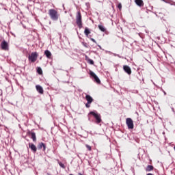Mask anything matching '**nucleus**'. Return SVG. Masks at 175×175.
Masks as SVG:
<instances>
[{
	"instance_id": "8",
	"label": "nucleus",
	"mask_w": 175,
	"mask_h": 175,
	"mask_svg": "<svg viewBox=\"0 0 175 175\" xmlns=\"http://www.w3.org/2000/svg\"><path fill=\"white\" fill-rule=\"evenodd\" d=\"M1 47L3 50L5 51L9 50V44H8V42L3 40L1 44Z\"/></svg>"
},
{
	"instance_id": "24",
	"label": "nucleus",
	"mask_w": 175,
	"mask_h": 175,
	"mask_svg": "<svg viewBox=\"0 0 175 175\" xmlns=\"http://www.w3.org/2000/svg\"><path fill=\"white\" fill-rule=\"evenodd\" d=\"M90 40H92V42H93V43H96V44L97 43L96 40H95V39L90 38Z\"/></svg>"
},
{
	"instance_id": "15",
	"label": "nucleus",
	"mask_w": 175,
	"mask_h": 175,
	"mask_svg": "<svg viewBox=\"0 0 175 175\" xmlns=\"http://www.w3.org/2000/svg\"><path fill=\"white\" fill-rule=\"evenodd\" d=\"M44 55H46V58H48L49 59H51V52H50V51L49 50H46L44 51Z\"/></svg>"
},
{
	"instance_id": "29",
	"label": "nucleus",
	"mask_w": 175,
	"mask_h": 175,
	"mask_svg": "<svg viewBox=\"0 0 175 175\" xmlns=\"http://www.w3.org/2000/svg\"><path fill=\"white\" fill-rule=\"evenodd\" d=\"M146 175H153L152 173H148Z\"/></svg>"
},
{
	"instance_id": "12",
	"label": "nucleus",
	"mask_w": 175,
	"mask_h": 175,
	"mask_svg": "<svg viewBox=\"0 0 175 175\" xmlns=\"http://www.w3.org/2000/svg\"><path fill=\"white\" fill-rule=\"evenodd\" d=\"M42 148H43L44 151L46 150V144L43 142L40 143L38 146V150H42Z\"/></svg>"
},
{
	"instance_id": "6",
	"label": "nucleus",
	"mask_w": 175,
	"mask_h": 175,
	"mask_svg": "<svg viewBox=\"0 0 175 175\" xmlns=\"http://www.w3.org/2000/svg\"><path fill=\"white\" fill-rule=\"evenodd\" d=\"M85 100H87V103L85 104V107L89 109V107H91V104L94 102V98H92L90 95L86 94L85 96Z\"/></svg>"
},
{
	"instance_id": "20",
	"label": "nucleus",
	"mask_w": 175,
	"mask_h": 175,
	"mask_svg": "<svg viewBox=\"0 0 175 175\" xmlns=\"http://www.w3.org/2000/svg\"><path fill=\"white\" fill-rule=\"evenodd\" d=\"M86 148H88V151H91L92 150V148L91 147V146L86 144L85 145Z\"/></svg>"
},
{
	"instance_id": "16",
	"label": "nucleus",
	"mask_w": 175,
	"mask_h": 175,
	"mask_svg": "<svg viewBox=\"0 0 175 175\" xmlns=\"http://www.w3.org/2000/svg\"><path fill=\"white\" fill-rule=\"evenodd\" d=\"M84 33L85 36L90 38V33H91V31H90V29H88V27L85 28Z\"/></svg>"
},
{
	"instance_id": "13",
	"label": "nucleus",
	"mask_w": 175,
	"mask_h": 175,
	"mask_svg": "<svg viewBox=\"0 0 175 175\" xmlns=\"http://www.w3.org/2000/svg\"><path fill=\"white\" fill-rule=\"evenodd\" d=\"M135 2L137 6H139L142 8V6H144V3L143 2V0H135Z\"/></svg>"
},
{
	"instance_id": "26",
	"label": "nucleus",
	"mask_w": 175,
	"mask_h": 175,
	"mask_svg": "<svg viewBox=\"0 0 175 175\" xmlns=\"http://www.w3.org/2000/svg\"><path fill=\"white\" fill-rule=\"evenodd\" d=\"M85 61L88 62L90 59V57L87 55L85 56Z\"/></svg>"
},
{
	"instance_id": "27",
	"label": "nucleus",
	"mask_w": 175,
	"mask_h": 175,
	"mask_svg": "<svg viewBox=\"0 0 175 175\" xmlns=\"http://www.w3.org/2000/svg\"><path fill=\"white\" fill-rule=\"evenodd\" d=\"M115 57H119V58H121V56H120V55H117V54H114Z\"/></svg>"
},
{
	"instance_id": "19",
	"label": "nucleus",
	"mask_w": 175,
	"mask_h": 175,
	"mask_svg": "<svg viewBox=\"0 0 175 175\" xmlns=\"http://www.w3.org/2000/svg\"><path fill=\"white\" fill-rule=\"evenodd\" d=\"M37 72H38V75H42L43 73V71L42 70V68L38 67Z\"/></svg>"
},
{
	"instance_id": "18",
	"label": "nucleus",
	"mask_w": 175,
	"mask_h": 175,
	"mask_svg": "<svg viewBox=\"0 0 175 175\" xmlns=\"http://www.w3.org/2000/svg\"><path fill=\"white\" fill-rule=\"evenodd\" d=\"M98 29H100L101 32H106V27L102 25H98Z\"/></svg>"
},
{
	"instance_id": "2",
	"label": "nucleus",
	"mask_w": 175,
	"mask_h": 175,
	"mask_svg": "<svg viewBox=\"0 0 175 175\" xmlns=\"http://www.w3.org/2000/svg\"><path fill=\"white\" fill-rule=\"evenodd\" d=\"M89 114L94 117L96 124H100V122H102V116H100V115L96 111H90Z\"/></svg>"
},
{
	"instance_id": "5",
	"label": "nucleus",
	"mask_w": 175,
	"mask_h": 175,
	"mask_svg": "<svg viewBox=\"0 0 175 175\" xmlns=\"http://www.w3.org/2000/svg\"><path fill=\"white\" fill-rule=\"evenodd\" d=\"M126 125H127L128 129H133L135 128L133 120L131 118H127L126 119Z\"/></svg>"
},
{
	"instance_id": "3",
	"label": "nucleus",
	"mask_w": 175,
	"mask_h": 175,
	"mask_svg": "<svg viewBox=\"0 0 175 175\" xmlns=\"http://www.w3.org/2000/svg\"><path fill=\"white\" fill-rule=\"evenodd\" d=\"M76 23L79 29H81V28H83V21L81 20V12H80L79 11H78L77 13Z\"/></svg>"
},
{
	"instance_id": "17",
	"label": "nucleus",
	"mask_w": 175,
	"mask_h": 175,
	"mask_svg": "<svg viewBox=\"0 0 175 175\" xmlns=\"http://www.w3.org/2000/svg\"><path fill=\"white\" fill-rule=\"evenodd\" d=\"M152 170H154V166L151 165H148L146 168V172H152Z\"/></svg>"
},
{
	"instance_id": "25",
	"label": "nucleus",
	"mask_w": 175,
	"mask_h": 175,
	"mask_svg": "<svg viewBox=\"0 0 175 175\" xmlns=\"http://www.w3.org/2000/svg\"><path fill=\"white\" fill-rule=\"evenodd\" d=\"M118 9H122V5H121V3H119L118 5Z\"/></svg>"
},
{
	"instance_id": "23",
	"label": "nucleus",
	"mask_w": 175,
	"mask_h": 175,
	"mask_svg": "<svg viewBox=\"0 0 175 175\" xmlns=\"http://www.w3.org/2000/svg\"><path fill=\"white\" fill-rule=\"evenodd\" d=\"M59 165L60 167H62V169H65L66 167L64 163L60 162V163H59Z\"/></svg>"
},
{
	"instance_id": "21",
	"label": "nucleus",
	"mask_w": 175,
	"mask_h": 175,
	"mask_svg": "<svg viewBox=\"0 0 175 175\" xmlns=\"http://www.w3.org/2000/svg\"><path fill=\"white\" fill-rule=\"evenodd\" d=\"M88 64H90V65H94V60L89 59V60H88Z\"/></svg>"
},
{
	"instance_id": "11",
	"label": "nucleus",
	"mask_w": 175,
	"mask_h": 175,
	"mask_svg": "<svg viewBox=\"0 0 175 175\" xmlns=\"http://www.w3.org/2000/svg\"><path fill=\"white\" fill-rule=\"evenodd\" d=\"M29 148H31V151H33V152H36L38 148H36V146H35V144H33L32 143H29Z\"/></svg>"
},
{
	"instance_id": "7",
	"label": "nucleus",
	"mask_w": 175,
	"mask_h": 175,
	"mask_svg": "<svg viewBox=\"0 0 175 175\" xmlns=\"http://www.w3.org/2000/svg\"><path fill=\"white\" fill-rule=\"evenodd\" d=\"M90 75L92 79H94V81H96L97 84H100V79H99V77L96 76V74L92 71H90Z\"/></svg>"
},
{
	"instance_id": "10",
	"label": "nucleus",
	"mask_w": 175,
	"mask_h": 175,
	"mask_svg": "<svg viewBox=\"0 0 175 175\" xmlns=\"http://www.w3.org/2000/svg\"><path fill=\"white\" fill-rule=\"evenodd\" d=\"M28 135H29L31 139H32L33 142H36V134L34 132L29 131Z\"/></svg>"
},
{
	"instance_id": "4",
	"label": "nucleus",
	"mask_w": 175,
	"mask_h": 175,
	"mask_svg": "<svg viewBox=\"0 0 175 175\" xmlns=\"http://www.w3.org/2000/svg\"><path fill=\"white\" fill-rule=\"evenodd\" d=\"M39 55L37 53V52H32L28 57V59L29 62H31V64H33V62H36V59H38V57Z\"/></svg>"
},
{
	"instance_id": "28",
	"label": "nucleus",
	"mask_w": 175,
	"mask_h": 175,
	"mask_svg": "<svg viewBox=\"0 0 175 175\" xmlns=\"http://www.w3.org/2000/svg\"><path fill=\"white\" fill-rule=\"evenodd\" d=\"M172 111H173L174 113H175V111H174V108H172Z\"/></svg>"
},
{
	"instance_id": "14",
	"label": "nucleus",
	"mask_w": 175,
	"mask_h": 175,
	"mask_svg": "<svg viewBox=\"0 0 175 175\" xmlns=\"http://www.w3.org/2000/svg\"><path fill=\"white\" fill-rule=\"evenodd\" d=\"M36 90L38 91V92H39V94H43L44 90H43V88H42V86H40V85H36Z\"/></svg>"
},
{
	"instance_id": "1",
	"label": "nucleus",
	"mask_w": 175,
	"mask_h": 175,
	"mask_svg": "<svg viewBox=\"0 0 175 175\" xmlns=\"http://www.w3.org/2000/svg\"><path fill=\"white\" fill-rule=\"evenodd\" d=\"M49 14L51 18V20H53V21H57L58 18H59V14H58V12L54 9H50L49 10Z\"/></svg>"
},
{
	"instance_id": "22",
	"label": "nucleus",
	"mask_w": 175,
	"mask_h": 175,
	"mask_svg": "<svg viewBox=\"0 0 175 175\" xmlns=\"http://www.w3.org/2000/svg\"><path fill=\"white\" fill-rule=\"evenodd\" d=\"M82 44L86 49H88V44L87 42H82Z\"/></svg>"
},
{
	"instance_id": "9",
	"label": "nucleus",
	"mask_w": 175,
	"mask_h": 175,
	"mask_svg": "<svg viewBox=\"0 0 175 175\" xmlns=\"http://www.w3.org/2000/svg\"><path fill=\"white\" fill-rule=\"evenodd\" d=\"M123 70L127 75H132V70L129 66L124 65L123 66Z\"/></svg>"
}]
</instances>
